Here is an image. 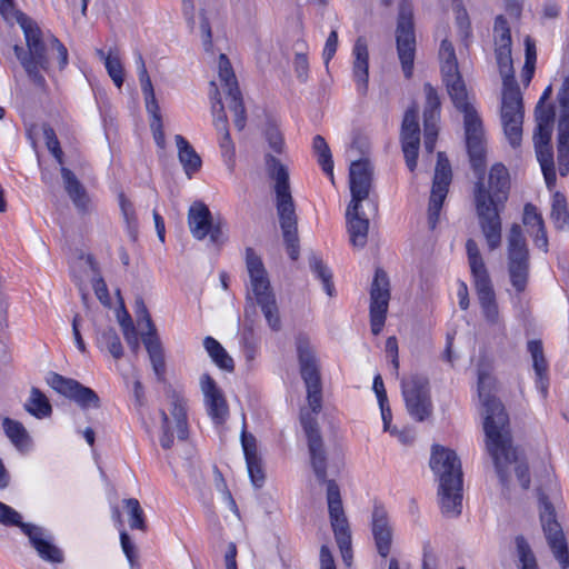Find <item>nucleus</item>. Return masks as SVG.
<instances>
[{"label": "nucleus", "mask_w": 569, "mask_h": 569, "mask_svg": "<svg viewBox=\"0 0 569 569\" xmlns=\"http://www.w3.org/2000/svg\"><path fill=\"white\" fill-rule=\"evenodd\" d=\"M439 58L447 91L455 107L463 113L466 141L471 166H473L476 170H480L483 167L485 138L482 121L476 108V98L473 93L467 90L458 69L453 46L447 39L441 42Z\"/></svg>", "instance_id": "2"}, {"label": "nucleus", "mask_w": 569, "mask_h": 569, "mask_svg": "<svg viewBox=\"0 0 569 569\" xmlns=\"http://www.w3.org/2000/svg\"><path fill=\"white\" fill-rule=\"evenodd\" d=\"M295 71L301 81H306L309 71V61L305 53H297L293 60Z\"/></svg>", "instance_id": "59"}, {"label": "nucleus", "mask_w": 569, "mask_h": 569, "mask_svg": "<svg viewBox=\"0 0 569 569\" xmlns=\"http://www.w3.org/2000/svg\"><path fill=\"white\" fill-rule=\"evenodd\" d=\"M266 139L268 144L272 151L276 153H281L283 151L284 142L282 138V133L274 126H269L266 130Z\"/></svg>", "instance_id": "55"}, {"label": "nucleus", "mask_w": 569, "mask_h": 569, "mask_svg": "<svg viewBox=\"0 0 569 569\" xmlns=\"http://www.w3.org/2000/svg\"><path fill=\"white\" fill-rule=\"evenodd\" d=\"M241 443L250 480L256 488H261L264 483V471L261 459L258 456L256 438L243 432Z\"/></svg>", "instance_id": "31"}, {"label": "nucleus", "mask_w": 569, "mask_h": 569, "mask_svg": "<svg viewBox=\"0 0 569 569\" xmlns=\"http://www.w3.org/2000/svg\"><path fill=\"white\" fill-rule=\"evenodd\" d=\"M123 337H124L128 346L131 348V350L133 352H137L140 347V343H139V338H138V333L136 331L134 326L126 325L124 331H123Z\"/></svg>", "instance_id": "61"}, {"label": "nucleus", "mask_w": 569, "mask_h": 569, "mask_svg": "<svg viewBox=\"0 0 569 569\" xmlns=\"http://www.w3.org/2000/svg\"><path fill=\"white\" fill-rule=\"evenodd\" d=\"M119 206L127 224V228L130 233L136 230L137 227V217L136 211L132 203L126 198L124 194H119Z\"/></svg>", "instance_id": "54"}, {"label": "nucleus", "mask_w": 569, "mask_h": 569, "mask_svg": "<svg viewBox=\"0 0 569 569\" xmlns=\"http://www.w3.org/2000/svg\"><path fill=\"white\" fill-rule=\"evenodd\" d=\"M537 128L533 136H551L555 120V112L551 106L537 103L536 110Z\"/></svg>", "instance_id": "45"}, {"label": "nucleus", "mask_w": 569, "mask_h": 569, "mask_svg": "<svg viewBox=\"0 0 569 569\" xmlns=\"http://www.w3.org/2000/svg\"><path fill=\"white\" fill-rule=\"evenodd\" d=\"M78 266L84 270L87 278L92 282L97 298L101 301V303L109 305L110 298L107 284L104 280L99 276L98 268L92 257H81L78 261Z\"/></svg>", "instance_id": "38"}, {"label": "nucleus", "mask_w": 569, "mask_h": 569, "mask_svg": "<svg viewBox=\"0 0 569 569\" xmlns=\"http://www.w3.org/2000/svg\"><path fill=\"white\" fill-rule=\"evenodd\" d=\"M526 46V61L522 69V81L528 84L535 72V66L537 60L536 44L531 38L527 37L525 40Z\"/></svg>", "instance_id": "49"}, {"label": "nucleus", "mask_w": 569, "mask_h": 569, "mask_svg": "<svg viewBox=\"0 0 569 569\" xmlns=\"http://www.w3.org/2000/svg\"><path fill=\"white\" fill-rule=\"evenodd\" d=\"M96 54L101 61H103L107 73L114 86L120 89L124 81V68L119 50L117 48H110L106 52L102 49H96Z\"/></svg>", "instance_id": "35"}, {"label": "nucleus", "mask_w": 569, "mask_h": 569, "mask_svg": "<svg viewBox=\"0 0 569 569\" xmlns=\"http://www.w3.org/2000/svg\"><path fill=\"white\" fill-rule=\"evenodd\" d=\"M218 73L221 83L227 90V94L230 98V109L234 114V126L241 130L246 124L244 108L242 104L241 94L238 88L236 76L233 73L231 63L226 54L219 56L218 61Z\"/></svg>", "instance_id": "22"}, {"label": "nucleus", "mask_w": 569, "mask_h": 569, "mask_svg": "<svg viewBox=\"0 0 569 569\" xmlns=\"http://www.w3.org/2000/svg\"><path fill=\"white\" fill-rule=\"evenodd\" d=\"M451 177L450 163L445 153L439 152L428 207V222L431 229L437 226L439 220L440 210L447 197Z\"/></svg>", "instance_id": "18"}, {"label": "nucleus", "mask_w": 569, "mask_h": 569, "mask_svg": "<svg viewBox=\"0 0 569 569\" xmlns=\"http://www.w3.org/2000/svg\"><path fill=\"white\" fill-rule=\"evenodd\" d=\"M466 250L482 319L491 331L503 333L505 321L485 261L473 239L467 240Z\"/></svg>", "instance_id": "9"}, {"label": "nucleus", "mask_w": 569, "mask_h": 569, "mask_svg": "<svg viewBox=\"0 0 569 569\" xmlns=\"http://www.w3.org/2000/svg\"><path fill=\"white\" fill-rule=\"evenodd\" d=\"M211 86V109L213 114V124L218 132L227 131V117L223 111V106L221 103V100L219 98V92L217 89V86L213 81L210 83Z\"/></svg>", "instance_id": "48"}, {"label": "nucleus", "mask_w": 569, "mask_h": 569, "mask_svg": "<svg viewBox=\"0 0 569 569\" xmlns=\"http://www.w3.org/2000/svg\"><path fill=\"white\" fill-rule=\"evenodd\" d=\"M120 543H121L122 551L124 552L128 561L130 563H132L133 558H134V545L130 540V537L128 536V533L126 531L120 532Z\"/></svg>", "instance_id": "62"}, {"label": "nucleus", "mask_w": 569, "mask_h": 569, "mask_svg": "<svg viewBox=\"0 0 569 569\" xmlns=\"http://www.w3.org/2000/svg\"><path fill=\"white\" fill-rule=\"evenodd\" d=\"M430 467L439 480L438 496L441 510L449 517L462 509V470L457 453L446 447H432Z\"/></svg>", "instance_id": "7"}, {"label": "nucleus", "mask_w": 569, "mask_h": 569, "mask_svg": "<svg viewBox=\"0 0 569 569\" xmlns=\"http://www.w3.org/2000/svg\"><path fill=\"white\" fill-rule=\"evenodd\" d=\"M100 343H102L108 349V351L112 355L113 358L120 359L122 357V345L119 337L113 330H108L103 332L100 338Z\"/></svg>", "instance_id": "52"}, {"label": "nucleus", "mask_w": 569, "mask_h": 569, "mask_svg": "<svg viewBox=\"0 0 569 569\" xmlns=\"http://www.w3.org/2000/svg\"><path fill=\"white\" fill-rule=\"evenodd\" d=\"M246 264L250 278V290L260 306L272 330H279L280 317L274 295L261 259L252 249L246 251Z\"/></svg>", "instance_id": "10"}, {"label": "nucleus", "mask_w": 569, "mask_h": 569, "mask_svg": "<svg viewBox=\"0 0 569 569\" xmlns=\"http://www.w3.org/2000/svg\"><path fill=\"white\" fill-rule=\"evenodd\" d=\"M372 535L378 553L386 558L391 549L392 527L385 508L376 506L372 511Z\"/></svg>", "instance_id": "29"}, {"label": "nucleus", "mask_w": 569, "mask_h": 569, "mask_svg": "<svg viewBox=\"0 0 569 569\" xmlns=\"http://www.w3.org/2000/svg\"><path fill=\"white\" fill-rule=\"evenodd\" d=\"M551 219L558 229H563L569 224L566 198L560 192H555L552 196Z\"/></svg>", "instance_id": "47"}, {"label": "nucleus", "mask_w": 569, "mask_h": 569, "mask_svg": "<svg viewBox=\"0 0 569 569\" xmlns=\"http://www.w3.org/2000/svg\"><path fill=\"white\" fill-rule=\"evenodd\" d=\"M174 140L178 149L179 161L186 174L191 178L200 170L202 163L201 158L194 148L182 136L177 134Z\"/></svg>", "instance_id": "37"}, {"label": "nucleus", "mask_w": 569, "mask_h": 569, "mask_svg": "<svg viewBox=\"0 0 569 569\" xmlns=\"http://www.w3.org/2000/svg\"><path fill=\"white\" fill-rule=\"evenodd\" d=\"M61 176L64 183V189L72 200L74 207L81 212L90 210L91 200L77 177L69 169L62 167Z\"/></svg>", "instance_id": "34"}, {"label": "nucleus", "mask_w": 569, "mask_h": 569, "mask_svg": "<svg viewBox=\"0 0 569 569\" xmlns=\"http://www.w3.org/2000/svg\"><path fill=\"white\" fill-rule=\"evenodd\" d=\"M139 81L141 86V91L144 97L146 109L150 116V128L152 131L153 139L157 146L163 149L166 146V137L160 114V107L156 99L154 89L147 70H142V72H139Z\"/></svg>", "instance_id": "23"}, {"label": "nucleus", "mask_w": 569, "mask_h": 569, "mask_svg": "<svg viewBox=\"0 0 569 569\" xmlns=\"http://www.w3.org/2000/svg\"><path fill=\"white\" fill-rule=\"evenodd\" d=\"M2 427L6 436L19 451H26L30 448L31 440L29 433L21 422L4 418Z\"/></svg>", "instance_id": "39"}, {"label": "nucleus", "mask_w": 569, "mask_h": 569, "mask_svg": "<svg viewBox=\"0 0 569 569\" xmlns=\"http://www.w3.org/2000/svg\"><path fill=\"white\" fill-rule=\"evenodd\" d=\"M520 569H538L536 558L522 537L516 539Z\"/></svg>", "instance_id": "51"}, {"label": "nucleus", "mask_w": 569, "mask_h": 569, "mask_svg": "<svg viewBox=\"0 0 569 569\" xmlns=\"http://www.w3.org/2000/svg\"><path fill=\"white\" fill-rule=\"evenodd\" d=\"M47 381L53 390L74 401L82 409L100 407V399L97 392L74 379L52 372L47 378Z\"/></svg>", "instance_id": "20"}, {"label": "nucleus", "mask_w": 569, "mask_h": 569, "mask_svg": "<svg viewBox=\"0 0 569 569\" xmlns=\"http://www.w3.org/2000/svg\"><path fill=\"white\" fill-rule=\"evenodd\" d=\"M200 388L208 415L216 423H222L228 416V405L222 391L208 373L200 377Z\"/></svg>", "instance_id": "27"}, {"label": "nucleus", "mask_w": 569, "mask_h": 569, "mask_svg": "<svg viewBox=\"0 0 569 569\" xmlns=\"http://www.w3.org/2000/svg\"><path fill=\"white\" fill-rule=\"evenodd\" d=\"M352 77L357 91L366 94L369 80V51L365 38L359 37L352 48Z\"/></svg>", "instance_id": "28"}, {"label": "nucleus", "mask_w": 569, "mask_h": 569, "mask_svg": "<svg viewBox=\"0 0 569 569\" xmlns=\"http://www.w3.org/2000/svg\"><path fill=\"white\" fill-rule=\"evenodd\" d=\"M401 389L409 415L418 421L428 418L432 408L428 379L412 375L402 380Z\"/></svg>", "instance_id": "16"}, {"label": "nucleus", "mask_w": 569, "mask_h": 569, "mask_svg": "<svg viewBox=\"0 0 569 569\" xmlns=\"http://www.w3.org/2000/svg\"><path fill=\"white\" fill-rule=\"evenodd\" d=\"M327 483V502L331 527L339 546L341 557L347 566L351 563V535L348 519L345 515L340 490L333 480Z\"/></svg>", "instance_id": "12"}, {"label": "nucleus", "mask_w": 569, "mask_h": 569, "mask_svg": "<svg viewBox=\"0 0 569 569\" xmlns=\"http://www.w3.org/2000/svg\"><path fill=\"white\" fill-rule=\"evenodd\" d=\"M523 223L535 237V243L538 248L547 251L548 239L541 214L533 204H526L523 210Z\"/></svg>", "instance_id": "36"}, {"label": "nucleus", "mask_w": 569, "mask_h": 569, "mask_svg": "<svg viewBox=\"0 0 569 569\" xmlns=\"http://www.w3.org/2000/svg\"><path fill=\"white\" fill-rule=\"evenodd\" d=\"M310 268L322 281L323 289L329 296H332L333 284L331 282V271L323 264L322 260L316 256L310 259Z\"/></svg>", "instance_id": "50"}, {"label": "nucleus", "mask_w": 569, "mask_h": 569, "mask_svg": "<svg viewBox=\"0 0 569 569\" xmlns=\"http://www.w3.org/2000/svg\"><path fill=\"white\" fill-rule=\"evenodd\" d=\"M347 230L350 243L357 248H363L367 243L369 220L362 212L361 204H349L346 212Z\"/></svg>", "instance_id": "30"}, {"label": "nucleus", "mask_w": 569, "mask_h": 569, "mask_svg": "<svg viewBox=\"0 0 569 569\" xmlns=\"http://www.w3.org/2000/svg\"><path fill=\"white\" fill-rule=\"evenodd\" d=\"M337 48H338V33L336 30H332L326 40L323 52H322V57H323L326 64H328L329 61L335 57Z\"/></svg>", "instance_id": "57"}, {"label": "nucleus", "mask_w": 569, "mask_h": 569, "mask_svg": "<svg viewBox=\"0 0 569 569\" xmlns=\"http://www.w3.org/2000/svg\"><path fill=\"white\" fill-rule=\"evenodd\" d=\"M137 316H138L139 325L141 326L142 323H144V327L147 329L146 332H154L156 333V328H154L152 320L150 318V315L142 301H137Z\"/></svg>", "instance_id": "60"}, {"label": "nucleus", "mask_w": 569, "mask_h": 569, "mask_svg": "<svg viewBox=\"0 0 569 569\" xmlns=\"http://www.w3.org/2000/svg\"><path fill=\"white\" fill-rule=\"evenodd\" d=\"M560 114L558 119V144L569 143V92L559 93Z\"/></svg>", "instance_id": "44"}, {"label": "nucleus", "mask_w": 569, "mask_h": 569, "mask_svg": "<svg viewBox=\"0 0 569 569\" xmlns=\"http://www.w3.org/2000/svg\"><path fill=\"white\" fill-rule=\"evenodd\" d=\"M188 223L192 236L196 239L210 237L212 242H218L221 237L219 224H214L208 207L201 202L193 203L188 212Z\"/></svg>", "instance_id": "24"}, {"label": "nucleus", "mask_w": 569, "mask_h": 569, "mask_svg": "<svg viewBox=\"0 0 569 569\" xmlns=\"http://www.w3.org/2000/svg\"><path fill=\"white\" fill-rule=\"evenodd\" d=\"M495 54L502 78L500 118L509 143L516 148L522 138V93L513 77L511 34L507 20L498 16L493 26Z\"/></svg>", "instance_id": "3"}, {"label": "nucleus", "mask_w": 569, "mask_h": 569, "mask_svg": "<svg viewBox=\"0 0 569 569\" xmlns=\"http://www.w3.org/2000/svg\"><path fill=\"white\" fill-rule=\"evenodd\" d=\"M142 341L149 353V358L153 368L154 373L158 378H161L164 371V360L160 341L154 332H143Z\"/></svg>", "instance_id": "40"}, {"label": "nucleus", "mask_w": 569, "mask_h": 569, "mask_svg": "<svg viewBox=\"0 0 569 569\" xmlns=\"http://www.w3.org/2000/svg\"><path fill=\"white\" fill-rule=\"evenodd\" d=\"M203 347L212 361L221 369L232 371L234 363L221 343L212 337H206Z\"/></svg>", "instance_id": "41"}, {"label": "nucleus", "mask_w": 569, "mask_h": 569, "mask_svg": "<svg viewBox=\"0 0 569 569\" xmlns=\"http://www.w3.org/2000/svg\"><path fill=\"white\" fill-rule=\"evenodd\" d=\"M391 436L396 437L402 445H410L415 440V433L410 429L399 430L396 427L389 431Z\"/></svg>", "instance_id": "63"}, {"label": "nucleus", "mask_w": 569, "mask_h": 569, "mask_svg": "<svg viewBox=\"0 0 569 569\" xmlns=\"http://www.w3.org/2000/svg\"><path fill=\"white\" fill-rule=\"evenodd\" d=\"M390 301V282L382 269H377L370 288V327L378 336L385 326Z\"/></svg>", "instance_id": "17"}, {"label": "nucleus", "mask_w": 569, "mask_h": 569, "mask_svg": "<svg viewBox=\"0 0 569 569\" xmlns=\"http://www.w3.org/2000/svg\"><path fill=\"white\" fill-rule=\"evenodd\" d=\"M492 387L493 378L489 370L479 368L478 395L483 408L486 448L495 463L501 485L508 487L513 472L521 488L526 490L530 485L528 465L512 447L509 418L502 403L491 395Z\"/></svg>", "instance_id": "1"}, {"label": "nucleus", "mask_w": 569, "mask_h": 569, "mask_svg": "<svg viewBox=\"0 0 569 569\" xmlns=\"http://www.w3.org/2000/svg\"><path fill=\"white\" fill-rule=\"evenodd\" d=\"M557 149L559 173L565 177L569 173V143L558 144Z\"/></svg>", "instance_id": "58"}, {"label": "nucleus", "mask_w": 569, "mask_h": 569, "mask_svg": "<svg viewBox=\"0 0 569 569\" xmlns=\"http://www.w3.org/2000/svg\"><path fill=\"white\" fill-rule=\"evenodd\" d=\"M321 569H336L333 557L327 546L320 549Z\"/></svg>", "instance_id": "64"}, {"label": "nucleus", "mask_w": 569, "mask_h": 569, "mask_svg": "<svg viewBox=\"0 0 569 569\" xmlns=\"http://www.w3.org/2000/svg\"><path fill=\"white\" fill-rule=\"evenodd\" d=\"M419 144L420 128L418 123V108L412 106L406 111L401 127L402 151L406 164L411 172L417 167Z\"/></svg>", "instance_id": "21"}, {"label": "nucleus", "mask_w": 569, "mask_h": 569, "mask_svg": "<svg viewBox=\"0 0 569 569\" xmlns=\"http://www.w3.org/2000/svg\"><path fill=\"white\" fill-rule=\"evenodd\" d=\"M0 523L20 527L22 532L28 536L30 543L42 560L51 563L63 562V552L53 543V537L48 530L31 523H23L21 521V515L1 501Z\"/></svg>", "instance_id": "11"}, {"label": "nucleus", "mask_w": 569, "mask_h": 569, "mask_svg": "<svg viewBox=\"0 0 569 569\" xmlns=\"http://www.w3.org/2000/svg\"><path fill=\"white\" fill-rule=\"evenodd\" d=\"M451 9L455 13V23L458 37L461 41L468 42L471 38V23L462 0H452Z\"/></svg>", "instance_id": "43"}, {"label": "nucleus", "mask_w": 569, "mask_h": 569, "mask_svg": "<svg viewBox=\"0 0 569 569\" xmlns=\"http://www.w3.org/2000/svg\"><path fill=\"white\" fill-rule=\"evenodd\" d=\"M527 350L532 359V367L536 373V388L545 398L548 392V362L545 358L542 342L540 340H529Z\"/></svg>", "instance_id": "33"}, {"label": "nucleus", "mask_w": 569, "mask_h": 569, "mask_svg": "<svg viewBox=\"0 0 569 569\" xmlns=\"http://www.w3.org/2000/svg\"><path fill=\"white\" fill-rule=\"evenodd\" d=\"M508 270L512 287L521 292L528 281V249L521 227L512 224L508 234Z\"/></svg>", "instance_id": "14"}, {"label": "nucleus", "mask_w": 569, "mask_h": 569, "mask_svg": "<svg viewBox=\"0 0 569 569\" xmlns=\"http://www.w3.org/2000/svg\"><path fill=\"white\" fill-rule=\"evenodd\" d=\"M27 42L28 50L14 46V53L30 80L38 84H44L43 73L49 68V52H56L60 68L68 64L67 48L53 36L43 39L39 27L26 17L18 19Z\"/></svg>", "instance_id": "6"}, {"label": "nucleus", "mask_w": 569, "mask_h": 569, "mask_svg": "<svg viewBox=\"0 0 569 569\" xmlns=\"http://www.w3.org/2000/svg\"><path fill=\"white\" fill-rule=\"evenodd\" d=\"M126 507L130 515V527L132 529H144V520H143V511L140 507V503L137 499H127L124 500Z\"/></svg>", "instance_id": "53"}, {"label": "nucleus", "mask_w": 569, "mask_h": 569, "mask_svg": "<svg viewBox=\"0 0 569 569\" xmlns=\"http://www.w3.org/2000/svg\"><path fill=\"white\" fill-rule=\"evenodd\" d=\"M266 167L269 176L274 180L276 207L287 251L289 257L296 260L299 257V240L297 233V216L290 192L288 169L280 160L271 154L266 156Z\"/></svg>", "instance_id": "8"}, {"label": "nucleus", "mask_w": 569, "mask_h": 569, "mask_svg": "<svg viewBox=\"0 0 569 569\" xmlns=\"http://www.w3.org/2000/svg\"><path fill=\"white\" fill-rule=\"evenodd\" d=\"M486 149L483 148V154ZM483 167L475 170L479 176L475 186L473 198L479 227L486 240L489 250H496L501 244V218L500 212L509 193V174L502 163H496L491 167L488 180H485V157ZM472 168H475L472 166Z\"/></svg>", "instance_id": "5"}, {"label": "nucleus", "mask_w": 569, "mask_h": 569, "mask_svg": "<svg viewBox=\"0 0 569 569\" xmlns=\"http://www.w3.org/2000/svg\"><path fill=\"white\" fill-rule=\"evenodd\" d=\"M297 353L300 363L301 377L307 388V400L310 411L302 410L300 421L308 438L311 465L317 478L326 481L327 465L326 453L318 423L315 415L319 413L322 407L321 380L319 375L318 361L315 350L305 336L297 338Z\"/></svg>", "instance_id": "4"}, {"label": "nucleus", "mask_w": 569, "mask_h": 569, "mask_svg": "<svg viewBox=\"0 0 569 569\" xmlns=\"http://www.w3.org/2000/svg\"><path fill=\"white\" fill-rule=\"evenodd\" d=\"M24 409L38 419L49 417L52 408L48 398L37 388H32Z\"/></svg>", "instance_id": "42"}, {"label": "nucleus", "mask_w": 569, "mask_h": 569, "mask_svg": "<svg viewBox=\"0 0 569 569\" xmlns=\"http://www.w3.org/2000/svg\"><path fill=\"white\" fill-rule=\"evenodd\" d=\"M539 511L541 526L555 558L562 569L569 567V553L563 537L562 529L556 520V513L552 505L543 493L539 495Z\"/></svg>", "instance_id": "15"}, {"label": "nucleus", "mask_w": 569, "mask_h": 569, "mask_svg": "<svg viewBox=\"0 0 569 569\" xmlns=\"http://www.w3.org/2000/svg\"><path fill=\"white\" fill-rule=\"evenodd\" d=\"M551 136H533L537 159L540 163L546 184L549 190L555 187L556 171L553 162V152L550 146Z\"/></svg>", "instance_id": "32"}, {"label": "nucleus", "mask_w": 569, "mask_h": 569, "mask_svg": "<svg viewBox=\"0 0 569 569\" xmlns=\"http://www.w3.org/2000/svg\"><path fill=\"white\" fill-rule=\"evenodd\" d=\"M412 17V6L407 1H402L399 9L396 40L398 57L406 78L412 76L416 54V36Z\"/></svg>", "instance_id": "13"}, {"label": "nucleus", "mask_w": 569, "mask_h": 569, "mask_svg": "<svg viewBox=\"0 0 569 569\" xmlns=\"http://www.w3.org/2000/svg\"><path fill=\"white\" fill-rule=\"evenodd\" d=\"M423 91L426 94V107L423 110L425 149L427 152L432 153L438 137L440 100L437 91L431 84L426 83L423 86Z\"/></svg>", "instance_id": "25"}, {"label": "nucleus", "mask_w": 569, "mask_h": 569, "mask_svg": "<svg viewBox=\"0 0 569 569\" xmlns=\"http://www.w3.org/2000/svg\"><path fill=\"white\" fill-rule=\"evenodd\" d=\"M312 148L318 157V162L322 167L323 172L333 182V160L326 140L321 136H316L313 138Z\"/></svg>", "instance_id": "46"}, {"label": "nucleus", "mask_w": 569, "mask_h": 569, "mask_svg": "<svg viewBox=\"0 0 569 569\" xmlns=\"http://www.w3.org/2000/svg\"><path fill=\"white\" fill-rule=\"evenodd\" d=\"M162 436L160 443L162 448L169 449L173 445L174 435L178 439L184 440L188 437V421L186 401L173 398L170 402L169 413L160 411Z\"/></svg>", "instance_id": "19"}, {"label": "nucleus", "mask_w": 569, "mask_h": 569, "mask_svg": "<svg viewBox=\"0 0 569 569\" xmlns=\"http://www.w3.org/2000/svg\"><path fill=\"white\" fill-rule=\"evenodd\" d=\"M372 181V168L368 159L352 160L350 164L349 182L351 201L353 204H361L368 198Z\"/></svg>", "instance_id": "26"}, {"label": "nucleus", "mask_w": 569, "mask_h": 569, "mask_svg": "<svg viewBox=\"0 0 569 569\" xmlns=\"http://www.w3.org/2000/svg\"><path fill=\"white\" fill-rule=\"evenodd\" d=\"M46 143L56 160L62 164V150L60 149L59 141L56 137L53 129L46 127L43 129Z\"/></svg>", "instance_id": "56"}]
</instances>
